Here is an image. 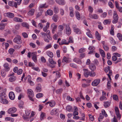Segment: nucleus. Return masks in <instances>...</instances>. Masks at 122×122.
<instances>
[{
	"label": "nucleus",
	"mask_w": 122,
	"mask_h": 122,
	"mask_svg": "<svg viewBox=\"0 0 122 122\" xmlns=\"http://www.w3.org/2000/svg\"><path fill=\"white\" fill-rule=\"evenodd\" d=\"M20 36L19 35H17L13 40L14 42L18 44H20L22 43Z\"/></svg>",
	"instance_id": "1"
},
{
	"label": "nucleus",
	"mask_w": 122,
	"mask_h": 122,
	"mask_svg": "<svg viewBox=\"0 0 122 122\" xmlns=\"http://www.w3.org/2000/svg\"><path fill=\"white\" fill-rule=\"evenodd\" d=\"M72 27L74 31L76 34H80L81 33V31L80 29L77 28V25H73Z\"/></svg>",
	"instance_id": "2"
},
{
	"label": "nucleus",
	"mask_w": 122,
	"mask_h": 122,
	"mask_svg": "<svg viewBox=\"0 0 122 122\" xmlns=\"http://www.w3.org/2000/svg\"><path fill=\"white\" fill-rule=\"evenodd\" d=\"M63 26L62 25H59L58 27L57 34L59 36L62 35V31L63 29Z\"/></svg>",
	"instance_id": "3"
},
{
	"label": "nucleus",
	"mask_w": 122,
	"mask_h": 122,
	"mask_svg": "<svg viewBox=\"0 0 122 122\" xmlns=\"http://www.w3.org/2000/svg\"><path fill=\"white\" fill-rule=\"evenodd\" d=\"M113 17L114 20L112 21V22L113 24L116 23L118 21V17L116 12H114Z\"/></svg>",
	"instance_id": "4"
},
{
	"label": "nucleus",
	"mask_w": 122,
	"mask_h": 122,
	"mask_svg": "<svg viewBox=\"0 0 122 122\" xmlns=\"http://www.w3.org/2000/svg\"><path fill=\"white\" fill-rule=\"evenodd\" d=\"M100 80L97 79L94 80L92 83V85L93 86H97L100 82Z\"/></svg>",
	"instance_id": "5"
},
{
	"label": "nucleus",
	"mask_w": 122,
	"mask_h": 122,
	"mask_svg": "<svg viewBox=\"0 0 122 122\" xmlns=\"http://www.w3.org/2000/svg\"><path fill=\"white\" fill-rule=\"evenodd\" d=\"M16 108L15 107H13L9 108L8 111V112L9 114H12L16 112Z\"/></svg>",
	"instance_id": "6"
},
{
	"label": "nucleus",
	"mask_w": 122,
	"mask_h": 122,
	"mask_svg": "<svg viewBox=\"0 0 122 122\" xmlns=\"http://www.w3.org/2000/svg\"><path fill=\"white\" fill-rule=\"evenodd\" d=\"M5 15L6 16L10 18H12L15 16L14 15L13 13L10 12L5 13Z\"/></svg>",
	"instance_id": "7"
},
{
	"label": "nucleus",
	"mask_w": 122,
	"mask_h": 122,
	"mask_svg": "<svg viewBox=\"0 0 122 122\" xmlns=\"http://www.w3.org/2000/svg\"><path fill=\"white\" fill-rule=\"evenodd\" d=\"M41 85L40 84H38L36 86L35 91L36 92H39L41 91Z\"/></svg>",
	"instance_id": "8"
},
{
	"label": "nucleus",
	"mask_w": 122,
	"mask_h": 122,
	"mask_svg": "<svg viewBox=\"0 0 122 122\" xmlns=\"http://www.w3.org/2000/svg\"><path fill=\"white\" fill-rule=\"evenodd\" d=\"M66 34L68 35H70L71 33V31L70 28L69 26L66 25Z\"/></svg>",
	"instance_id": "9"
},
{
	"label": "nucleus",
	"mask_w": 122,
	"mask_h": 122,
	"mask_svg": "<svg viewBox=\"0 0 122 122\" xmlns=\"http://www.w3.org/2000/svg\"><path fill=\"white\" fill-rule=\"evenodd\" d=\"M13 20L14 21L16 22H21L23 21V20L21 19L16 17H14Z\"/></svg>",
	"instance_id": "10"
},
{
	"label": "nucleus",
	"mask_w": 122,
	"mask_h": 122,
	"mask_svg": "<svg viewBox=\"0 0 122 122\" xmlns=\"http://www.w3.org/2000/svg\"><path fill=\"white\" fill-rule=\"evenodd\" d=\"M28 94L29 97H33L34 96V93L32 90L30 89H28Z\"/></svg>",
	"instance_id": "11"
},
{
	"label": "nucleus",
	"mask_w": 122,
	"mask_h": 122,
	"mask_svg": "<svg viewBox=\"0 0 122 122\" xmlns=\"http://www.w3.org/2000/svg\"><path fill=\"white\" fill-rule=\"evenodd\" d=\"M9 98L11 100H13L15 98V96L14 93L12 92H10L9 94Z\"/></svg>",
	"instance_id": "12"
},
{
	"label": "nucleus",
	"mask_w": 122,
	"mask_h": 122,
	"mask_svg": "<svg viewBox=\"0 0 122 122\" xmlns=\"http://www.w3.org/2000/svg\"><path fill=\"white\" fill-rule=\"evenodd\" d=\"M56 3L60 5H64L65 4L64 0H55Z\"/></svg>",
	"instance_id": "13"
},
{
	"label": "nucleus",
	"mask_w": 122,
	"mask_h": 122,
	"mask_svg": "<svg viewBox=\"0 0 122 122\" xmlns=\"http://www.w3.org/2000/svg\"><path fill=\"white\" fill-rule=\"evenodd\" d=\"M89 69L92 71L95 70L96 69V66L93 64H91L89 66Z\"/></svg>",
	"instance_id": "14"
},
{
	"label": "nucleus",
	"mask_w": 122,
	"mask_h": 122,
	"mask_svg": "<svg viewBox=\"0 0 122 122\" xmlns=\"http://www.w3.org/2000/svg\"><path fill=\"white\" fill-rule=\"evenodd\" d=\"M0 102L4 104H7L8 103V101L6 99V98L0 99Z\"/></svg>",
	"instance_id": "15"
},
{
	"label": "nucleus",
	"mask_w": 122,
	"mask_h": 122,
	"mask_svg": "<svg viewBox=\"0 0 122 122\" xmlns=\"http://www.w3.org/2000/svg\"><path fill=\"white\" fill-rule=\"evenodd\" d=\"M8 4L10 6H14L15 8H17V7H16V4L15 3V2L13 1H9L8 2Z\"/></svg>",
	"instance_id": "16"
},
{
	"label": "nucleus",
	"mask_w": 122,
	"mask_h": 122,
	"mask_svg": "<svg viewBox=\"0 0 122 122\" xmlns=\"http://www.w3.org/2000/svg\"><path fill=\"white\" fill-rule=\"evenodd\" d=\"M84 76L86 77H88V76L89 75L90 71L87 69H84Z\"/></svg>",
	"instance_id": "17"
},
{
	"label": "nucleus",
	"mask_w": 122,
	"mask_h": 122,
	"mask_svg": "<svg viewBox=\"0 0 122 122\" xmlns=\"http://www.w3.org/2000/svg\"><path fill=\"white\" fill-rule=\"evenodd\" d=\"M110 101H106L104 102V106L105 108L109 107L110 105Z\"/></svg>",
	"instance_id": "18"
},
{
	"label": "nucleus",
	"mask_w": 122,
	"mask_h": 122,
	"mask_svg": "<svg viewBox=\"0 0 122 122\" xmlns=\"http://www.w3.org/2000/svg\"><path fill=\"white\" fill-rule=\"evenodd\" d=\"M58 18V16L57 15L55 14L52 17V19L54 22H56Z\"/></svg>",
	"instance_id": "19"
},
{
	"label": "nucleus",
	"mask_w": 122,
	"mask_h": 122,
	"mask_svg": "<svg viewBox=\"0 0 122 122\" xmlns=\"http://www.w3.org/2000/svg\"><path fill=\"white\" fill-rule=\"evenodd\" d=\"M35 11V10L34 9H31L28 13V14L30 16L33 15Z\"/></svg>",
	"instance_id": "20"
},
{
	"label": "nucleus",
	"mask_w": 122,
	"mask_h": 122,
	"mask_svg": "<svg viewBox=\"0 0 122 122\" xmlns=\"http://www.w3.org/2000/svg\"><path fill=\"white\" fill-rule=\"evenodd\" d=\"M73 61L74 62L80 64L81 63V61L78 58H75L74 59Z\"/></svg>",
	"instance_id": "21"
},
{
	"label": "nucleus",
	"mask_w": 122,
	"mask_h": 122,
	"mask_svg": "<svg viewBox=\"0 0 122 122\" xmlns=\"http://www.w3.org/2000/svg\"><path fill=\"white\" fill-rule=\"evenodd\" d=\"M24 103L22 101H20L19 102L18 106L21 109H23L24 108Z\"/></svg>",
	"instance_id": "22"
},
{
	"label": "nucleus",
	"mask_w": 122,
	"mask_h": 122,
	"mask_svg": "<svg viewBox=\"0 0 122 122\" xmlns=\"http://www.w3.org/2000/svg\"><path fill=\"white\" fill-rule=\"evenodd\" d=\"M59 111V110L57 109H54L52 110L51 112V115H53L56 114Z\"/></svg>",
	"instance_id": "23"
},
{
	"label": "nucleus",
	"mask_w": 122,
	"mask_h": 122,
	"mask_svg": "<svg viewBox=\"0 0 122 122\" xmlns=\"http://www.w3.org/2000/svg\"><path fill=\"white\" fill-rule=\"evenodd\" d=\"M6 95L4 92L0 93V99L6 98Z\"/></svg>",
	"instance_id": "24"
},
{
	"label": "nucleus",
	"mask_w": 122,
	"mask_h": 122,
	"mask_svg": "<svg viewBox=\"0 0 122 122\" xmlns=\"http://www.w3.org/2000/svg\"><path fill=\"white\" fill-rule=\"evenodd\" d=\"M70 60V58H66L65 56L63 57V60H62V62H64L66 63H68L69 61Z\"/></svg>",
	"instance_id": "25"
},
{
	"label": "nucleus",
	"mask_w": 122,
	"mask_h": 122,
	"mask_svg": "<svg viewBox=\"0 0 122 122\" xmlns=\"http://www.w3.org/2000/svg\"><path fill=\"white\" fill-rule=\"evenodd\" d=\"M59 44L61 45L63 44L68 45V43L66 42V41L65 39H63L61 40V42H59Z\"/></svg>",
	"instance_id": "26"
},
{
	"label": "nucleus",
	"mask_w": 122,
	"mask_h": 122,
	"mask_svg": "<svg viewBox=\"0 0 122 122\" xmlns=\"http://www.w3.org/2000/svg\"><path fill=\"white\" fill-rule=\"evenodd\" d=\"M16 77L15 76H12L10 77L9 79V81L11 82L15 81L16 80Z\"/></svg>",
	"instance_id": "27"
},
{
	"label": "nucleus",
	"mask_w": 122,
	"mask_h": 122,
	"mask_svg": "<svg viewBox=\"0 0 122 122\" xmlns=\"http://www.w3.org/2000/svg\"><path fill=\"white\" fill-rule=\"evenodd\" d=\"M70 10V16L71 17L74 16V15L73 14V8L71 7H70L69 8Z\"/></svg>",
	"instance_id": "28"
},
{
	"label": "nucleus",
	"mask_w": 122,
	"mask_h": 122,
	"mask_svg": "<svg viewBox=\"0 0 122 122\" xmlns=\"http://www.w3.org/2000/svg\"><path fill=\"white\" fill-rule=\"evenodd\" d=\"M111 22V20L110 19H106L104 20L103 21V24L105 25L110 24Z\"/></svg>",
	"instance_id": "29"
},
{
	"label": "nucleus",
	"mask_w": 122,
	"mask_h": 122,
	"mask_svg": "<svg viewBox=\"0 0 122 122\" xmlns=\"http://www.w3.org/2000/svg\"><path fill=\"white\" fill-rule=\"evenodd\" d=\"M48 5H46V3H45L44 4L40 5L39 6V8H46L48 7Z\"/></svg>",
	"instance_id": "30"
},
{
	"label": "nucleus",
	"mask_w": 122,
	"mask_h": 122,
	"mask_svg": "<svg viewBox=\"0 0 122 122\" xmlns=\"http://www.w3.org/2000/svg\"><path fill=\"white\" fill-rule=\"evenodd\" d=\"M95 35L96 37L97 40L98 41H100L101 40V37L97 31H96Z\"/></svg>",
	"instance_id": "31"
},
{
	"label": "nucleus",
	"mask_w": 122,
	"mask_h": 122,
	"mask_svg": "<svg viewBox=\"0 0 122 122\" xmlns=\"http://www.w3.org/2000/svg\"><path fill=\"white\" fill-rule=\"evenodd\" d=\"M66 110L69 112H72L73 110L71 106L70 105H68L66 107Z\"/></svg>",
	"instance_id": "32"
},
{
	"label": "nucleus",
	"mask_w": 122,
	"mask_h": 122,
	"mask_svg": "<svg viewBox=\"0 0 122 122\" xmlns=\"http://www.w3.org/2000/svg\"><path fill=\"white\" fill-rule=\"evenodd\" d=\"M75 13L77 19L78 20H80V15L79 13L77 11H76Z\"/></svg>",
	"instance_id": "33"
},
{
	"label": "nucleus",
	"mask_w": 122,
	"mask_h": 122,
	"mask_svg": "<svg viewBox=\"0 0 122 122\" xmlns=\"http://www.w3.org/2000/svg\"><path fill=\"white\" fill-rule=\"evenodd\" d=\"M110 43L113 45H114L116 44V42L113 38L112 37L110 38Z\"/></svg>",
	"instance_id": "34"
},
{
	"label": "nucleus",
	"mask_w": 122,
	"mask_h": 122,
	"mask_svg": "<svg viewBox=\"0 0 122 122\" xmlns=\"http://www.w3.org/2000/svg\"><path fill=\"white\" fill-rule=\"evenodd\" d=\"M49 61L50 63L52 64H56V62L54 61L51 58L49 59Z\"/></svg>",
	"instance_id": "35"
},
{
	"label": "nucleus",
	"mask_w": 122,
	"mask_h": 122,
	"mask_svg": "<svg viewBox=\"0 0 122 122\" xmlns=\"http://www.w3.org/2000/svg\"><path fill=\"white\" fill-rule=\"evenodd\" d=\"M100 52L102 56L103 57H105V53L104 51L103 50H100Z\"/></svg>",
	"instance_id": "36"
},
{
	"label": "nucleus",
	"mask_w": 122,
	"mask_h": 122,
	"mask_svg": "<svg viewBox=\"0 0 122 122\" xmlns=\"http://www.w3.org/2000/svg\"><path fill=\"white\" fill-rule=\"evenodd\" d=\"M53 11L51 10H48L47 11V13L50 15H53Z\"/></svg>",
	"instance_id": "37"
},
{
	"label": "nucleus",
	"mask_w": 122,
	"mask_h": 122,
	"mask_svg": "<svg viewBox=\"0 0 122 122\" xmlns=\"http://www.w3.org/2000/svg\"><path fill=\"white\" fill-rule=\"evenodd\" d=\"M47 54L48 55L51 57L52 58L53 56V53L50 51H48L47 52Z\"/></svg>",
	"instance_id": "38"
},
{
	"label": "nucleus",
	"mask_w": 122,
	"mask_h": 122,
	"mask_svg": "<svg viewBox=\"0 0 122 122\" xmlns=\"http://www.w3.org/2000/svg\"><path fill=\"white\" fill-rule=\"evenodd\" d=\"M104 116L101 113L100 114V116L98 118V120L99 122H101L102 121V120Z\"/></svg>",
	"instance_id": "39"
},
{
	"label": "nucleus",
	"mask_w": 122,
	"mask_h": 122,
	"mask_svg": "<svg viewBox=\"0 0 122 122\" xmlns=\"http://www.w3.org/2000/svg\"><path fill=\"white\" fill-rule=\"evenodd\" d=\"M53 11L55 13H58L59 12V10L58 7L56 6H55L53 9Z\"/></svg>",
	"instance_id": "40"
},
{
	"label": "nucleus",
	"mask_w": 122,
	"mask_h": 122,
	"mask_svg": "<svg viewBox=\"0 0 122 122\" xmlns=\"http://www.w3.org/2000/svg\"><path fill=\"white\" fill-rule=\"evenodd\" d=\"M96 73L93 71H92L90 72L89 75L91 76L94 77L96 76Z\"/></svg>",
	"instance_id": "41"
},
{
	"label": "nucleus",
	"mask_w": 122,
	"mask_h": 122,
	"mask_svg": "<svg viewBox=\"0 0 122 122\" xmlns=\"http://www.w3.org/2000/svg\"><path fill=\"white\" fill-rule=\"evenodd\" d=\"M51 27L52 28V29L55 30L57 27V25H56L55 23H53L51 25Z\"/></svg>",
	"instance_id": "42"
},
{
	"label": "nucleus",
	"mask_w": 122,
	"mask_h": 122,
	"mask_svg": "<svg viewBox=\"0 0 122 122\" xmlns=\"http://www.w3.org/2000/svg\"><path fill=\"white\" fill-rule=\"evenodd\" d=\"M117 36L120 40L122 41V35L121 34L119 33H118Z\"/></svg>",
	"instance_id": "43"
},
{
	"label": "nucleus",
	"mask_w": 122,
	"mask_h": 122,
	"mask_svg": "<svg viewBox=\"0 0 122 122\" xmlns=\"http://www.w3.org/2000/svg\"><path fill=\"white\" fill-rule=\"evenodd\" d=\"M43 95L42 93H39L37 94L36 95V97L37 98H39L40 97H42Z\"/></svg>",
	"instance_id": "44"
},
{
	"label": "nucleus",
	"mask_w": 122,
	"mask_h": 122,
	"mask_svg": "<svg viewBox=\"0 0 122 122\" xmlns=\"http://www.w3.org/2000/svg\"><path fill=\"white\" fill-rule=\"evenodd\" d=\"M22 25L23 26L25 27L27 29L29 28V25L26 23H22Z\"/></svg>",
	"instance_id": "45"
},
{
	"label": "nucleus",
	"mask_w": 122,
	"mask_h": 122,
	"mask_svg": "<svg viewBox=\"0 0 122 122\" xmlns=\"http://www.w3.org/2000/svg\"><path fill=\"white\" fill-rule=\"evenodd\" d=\"M102 114L105 117H107V115L104 110L103 109L102 110Z\"/></svg>",
	"instance_id": "46"
},
{
	"label": "nucleus",
	"mask_w": 122,
	"mask_h": 122,
	"mask_svg": "<svg viewBox=\"0 0 122 122\" xmlns=\"http://www.w3.org/2000/svg\"><path fill=\"white\" fill-rule=\"evenodd\" d=\"M73 42V41L72 37H70L68 39V45L69 44V43H72Z\"/></svg>",
	"instance_id": "47"
},
{
	"label": "nucleus",
	"mask_w": 122,
	"mask_h": 122,
	"mask_svg": "<svg viewBox=\"0 0 122 122\" xmlns=\"http://www.w3.org/2000/svg\"><path fill=\"white\" fill-rule=\"evenodd\" d=\"M110 66H108L107 67H106L104 69V71L106 73H107L108 71L110 70Z\"/></svg>",
	"instance_id": "48"
},
{
	"label": "nucleus",
	"mask_w": 122,
	"mask_h": 122,
	"mask_svg": "<svg viewBox=\"0 0 122 122\" xmlns=\"http://www.w3.org/2000/svg\"><path fill=\"white\" fill-rule=\"evenodd\" d=\"M55 105V102L54 101H52L50 102V106L51 107H53Z\"/></svg>",
	"instance_id": "49"
},
{
	"label": "nucleus",
	"mask_w": 122,
	"mask_h": 122,
	"mask_svg": "<svg viewBox=\"0 0 122 122\" xmlns=\"http://www.w3.org/2000/svg\"><path fill=\"white\" fill-rule=\"evenodd\" d=\"M63 90L62 89H60L56 90V93L57 94H60L62 91Z\"/></svg>",
	"instance_id": "50"
},
{
	"label": "nucleus",
	"mask_w": 122,
	"mask_h": 122,
	"mask_svg": "<svg viewBox=\"0 0 122 122\" xmlns=\"http://www.w3.org/2000/svg\"><path fill=\"white\" fill-rule=\"evenodd\" d=\"M14 51V49L10 48L9 49V52L10 54L12 55L13 54Z\"/></svg>",
	"instance_id": "51"
},
{
	"label": "nucleus",
	"mask_w": 122,
	"mask_h": 122,
	"mask_svg": "<svg viewBox=\"0 0 122 122\" xmlns=\"http://www.w3.org/2000/svg\"><path fill=\"white\" fill-rule=\"evenodd\" d=\"M113 98L114 100L117 101L118 100V97L116 95H114L113 96Z\"/></svg>",
	"instance_id": "52"
},
{
	"label": "nucleus",
	"mask_w": 122,
	"mask_h": 122,
	"mask_svg": "<svg viewBox=\"0 0 122 122\" xmlns=\"http://www.w3.org/2000/svg\"><path fill=\"white\" fill-rule=\"evenodd\" d=\"M85 51V49L84 48H82L80 49L79 50L78 52L79 53H81Z\"/></svg>",
	"instance_id": "53"
},
{
	"label": "nucleus",
	"mask_w": 122,
	"mask_h": 122,
	"mask_svg": "<svg viewBox=\"0 0 122 122\" xmlns=\"http://www.w3.org/2000/svg\"><path fill=\"white\" fill-rule=\"evenodd\" d=\"M5 24L1 23L0 24V29L2 30L4 29L5 27Z\"/></svg>",
	"instance_id": "54"
},
{
	"label": "nucleus",
	"mask_w": 122,
	"mask_h": 122,
	"mask_svg": "<svg viewBox=\"0 0 122 122\" xmlns=\"http://www.w3.org/2000/svg\"><path fill=\"white\" fill-rule=\"evenodd\" d=\"M100 100L101 101H102L103 100H106L107 98L105 96H102L100 98Z\"/></svg>",
	"instance_id": "55"
},
{
	"label": "nucleus",
	"mask_w": 122,
	"mask_h": 122,
	"mask_svg": "<svg viewBox=\"0 0 122 122\" xmlns=\"http://www.w3.org/2000/svg\"><path fill=\"white\" fill-rule=\"evenodd\" d=\"M98 18V15L96 14L93 15V18L92 19H97Z\"/></svg>",
	"instance_id": "56"
},
{
	"label": "nucleus",
	"mask_w": 122,
	"mask_h": 122,
	"mask_svg": "<svg viewBox=\"0 0 122 122\" xmlns=\"http://www.w3.org/2000/svg\"><path fill=\"white\" fill-rule=\"evenodd\" d=\"M45 114L43 112H42L41 115V119L42 120V119H43L44 118L45 116Z\"/></svg>",
	"instance_id": "57"
},
{
	"label": "nucleus",
	"mask_w": 122,
	"mask_h": 122,
	"mask_svg": "<svg viewBox=\"0 0 122 122\" xmlns=\"http://www.w3.org/2000/svg\"><path fill=\"white\" fill-rule=\"evenodd\" d=\"M88 116L89 117L90 120L91 121H92L94 120V118L93 116H92L90 114H89Z\"/></svg>",
	"instance_id": "58"
},
{
	"label": "nucleus",
	"mask_w": 122,
	"mask_h": 122,
	"mask_svg": "<svg viewBox=\"0 0 122 122\" xmlns=\"http://www.w3.org/2000/svg\"><path fill=\"white\" fill-rule=\"evenodd\" d=\"M66 99L67 100L72 101H73L74 100V99L73 98H72L69 96H67Z\"/></svg>",
	"instance_id": "59"
},
{
	"label": "nucleus",
	"mask_w": 122,
	"mask_h": 122,
	"mask_svg": "<svg viewBox=\"0 0 122 122\" xmlns=\"http://www.w3.org/2000/svg\"><path fill=\"white\" fill-rule=\"evenodd\" d=\"M30 46L32 47L33 48H35L36 47V45L32 43H30Z\"/></svg>",
	"instance_id": "60"
},
{
	"label": "nucleus",
	"mask_w": 122,
	"mask_h": 122,
	"mask_svg": "<svg viewBox=\"0 0 122 122\" xmlns=\"http://www.w3.org/2000/svg\"><path fill=\"white\" fill-rule=\"evenodd\" d=\"M112 60L114 61H115L117 60V57L115 55H114L112 57Z\"/></svg>",
	"instance_id": "61"
},
{
	"label": "nucleus",
	"mask_w": 122,
	"mask_h": 122,
	"mask_svg": "<svg viewBox=\"0 0 122 122\" xmlns=\"http://www.w3.org/2000/svg\"><path fill=\"white\" fill-rule=\"evenodd\" d=\"M58 37V35L57 34H55L53 36V39L55 40H57Z\"/></svg>",
	"instance_id": "62"
},
{
	"label": "nucleus",
	"mask_w": 122,
	"mask_h": 122,
	"mask_svg": "<svg viewBox=\"0 0 122 122\" xmlns=\"http://www.w3.org/2000/svg\"><path fill=\"white\" fill-rule=\"evenodd\" d=\"M108 4L110 8H113V5L111 1H109L108 2Z\"/></svg>",
	"instance_id": "63"
},
{
	"label": "nucleus",
	"mask_w": 122,
	"mask_h": 122,
	"mask_svg": "<svg viewBox=\"0 0 122 122\" xmlns=\"http://www.w3.org/2000/svg\"><path fill=\"white\" fill-rule=\"evenodd\" d=\"M22 35L24 38H27L28 37V35L25 32L22 33Z\"/></svg>",
	"instance_id": "64"
}]
</instances>
